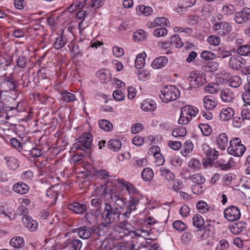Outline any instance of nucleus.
Instances as JSON below:
<instances>
[{
    "mask_svg": "<svg viewBox=\"0 0 250 250\" xmlns=\"http://www.w3.org/2000/svg\"><path fill=\"white\" fill-rule=\"evenodd\" d=\"M194 145L190 140H186L181 150V153L184 157H188L192 154Z\"/></svg>",
    "mask_w": 250,
    "mask_h": 250,
    "instance_id": "nucleus-21",
    "label": "nucleus"
},
{
    "mask_svg": "<svg viewBox=\"0 0 250 250\" xmlns=\"http://www.w3.org/2000/svg\"><path fill=\"white\" fill-rule=\"evenodd\" d=\"M121 211L119 208L112 207L109 203L104 204V208L101 213V217L105 224H110L119 220Z\"/></svg>",
    "mask_w": 250,
    "mask_h": 250,
    "instance_id": "nucleus-3",
    "label": "nucleus"
},
{
    "mask_svg": "<svg viewBox=\"0 0 250 250\" xmlns=\"http://www.w3.org/2000/svg\"><path fill=\"white\" fill-rule=\"evenodd\" d=\"M187 134L186 128L183 126H179L175 128L172 131V136L174 137H184Z\"/></svg>",
    "mask_w": 250,
    "mask_h": 250,
    "instance_id": "nucleus-54",
    "label": "nucleus"
},
{
    "mask_svg": "<svg viewBox=\"0 0 250 250\" xmlns=\"http://www.w3.org/2000/svg\"><path fill=\"white\" fill-rule=\"evenodd\" d=\"M220 97L223 102L233 103L235 99L234 93L230 89L225 88L221 90Z\"/></svg>",
    "mask_w": 250,
    "mask_h": 250,
    "instance_id": "nucleus-18",
    "label": "nucleus"
},
{
    "mask_svg": "<svg viewBox=\"0 0 250 250\" xmlns=\"http://www.w3.org/2000/svg\"><path fill=\"white\" fill-rule=\"evenodd\" d=\"M82 246V242L78 239L72 240L67 249V250H80Z\"/></svg>",
    "mask_w": 250,
    "mask_h": 250,
    "instance_id": "nucleus-50",
    "label": "nucleus"
},
{
    "mask_svg": "<svg viewBox=\"0 0 250 250\" xmlns=\"http://www.w3.org/2000/svg\"><path fill=\"white\" fill-rule=\"evenodd\" d=\"M67 208L76 214H82L86 210V206L84 204H80L74 202L67 205Z\"/></svg>",
    "mask_w": 250,
    "mask_h": 250,
    "instance_id": "nucleus-20",
    "label": "nucleus"
},
{
    "mask_svg": "<svg viewBox=\"0 0 250 250\" xmlns=\"http://www.w3.org/2000/svg\"><path fill=\"white\" fill-rule=\"evenodd\" d=\"M228 83L230 86L237 88L242 83V79L238 76H234L229 79Z\"/></svg>",
    "mask_w": 250,
    "mask_h": 250,
    "instance_id": "nucleus-51",
    "label": "nucleus"
},
{
    "mask_svg": "<svg viewBox=\"0 0 250 250\" xmlns=\"http://www.w3.org/2000/svg\"><path fill=\"white\" fill-rule=\"evenodd\" d=\"M229 248V244L226 239L220 240L217 244L215 250H228Z\"/></svg>",
    "mask_w": 250,
    "mask_h": 250,
    "instance_id": "nucleus-58",
    "label": "nucleus"
},
{
    "mask_svg": "<svg viewBox=\"0 0 250 250\" xmlns=\"http://www.w3.org/2000/svg\"><path fill=\"white\" fill-rule=\"evenodd\" d=\"M10 244L14 248H20L24 244V240L22 237L20 236L14 237L11 239Z\"/></svg>",
    "mask_w": 250,
    "mask_h": 250,
    "instance_id": "nucleus-39",
    "label": "nucleus"
},
{
    "mask_svg": "<svg viewBox=\"0 0 250 250\" xmlns=\"http://www.w3.org/2000/svg\"><path fill=\"white\" fill-rule=\"evenodd\" d=\"M199 112L198 109L190 105H186L181 108V114L178 121L179 124L186 125L190 122Z\"/></svg>",
    "mask_w": 250,
    "mask_h": 250,
    "instance_id": "nucleus-5",
    "label": "nucleus"
},
{
    "mask_svg": "<svg viewBox=\"0 0 250 250\" xmlns=\"http://www.w3.org/2000/svg\"><path fill=\"white\" fill-rule=\"evenodd\" d=\"M146 57V55L145 52H142L137 55L135 61V65L137 69H141L145 65Z\"/></svg>",
    "mask_w": 250,
    "mask_h": 250,
    "instance_id": "nucleus-38",
    "label": "nucleus"
},
{
    "mask_svg": "<svg viewBox=\"0 0 250 250\" xmlns=\"http://www.w3.org/2000/svg\"><path fill=\"white\" fill-rule=\"evenodd\" d=\"M67 42V38L61 34L56 39L53 45L56 49L59 50L64 46Z\"/></svg>",
    "mask_w": 250,
    "mask_h": 250,
    "instance_id": "nucleus-34",
    "label": "nucleus"
},
{
    "mask_svg": "<svg viewBox=\"0 0 250 250\" xmlns=\"http://www.w3.org/2000/svg\"><path fill=\"white\" fill-rule=\"evenodd\" d=\"M246 149V146L242 144L240 138L235 137L230 141L227 151L234 156L241 157L244 154Z\"/></svg>",
    "mask_w": 250,
    "mask_h": 250,
    "instance_id": "nucleus-8",
    "label": "nucleus"
},
{
    "mask_svg": "<svg viewBox=\"0 0 250 250\" xmlns=\"http://www.w3.org/2000/svg\"><path fill=\"white\" fill-rule=\"evenodd\" d=\"M62 100L66 103L73 102L76 100V96L74 94L65 90L61 93Z\"/></svg>",
    "mask_w": 250,
    "mask_h": 250,
    "instance_id": "nucleus-40",
    "label": "nucleus"
},
{
    "mask_svg": "<svg viewBox=\"0 0 250 250\" xmlns=\"http://www.w3.org/2000/svg\"><path fill=\"white\" fill-rule=\"evenodd\" d=\"M170 42H171L172 47L180 48L182 47L184 44L181 41L179 35H174L170 38Z\"/></svg>",
    "mask_w": 250,
    "mask_h": 250,
    "instance_id": "nucleus-43",
    "label": "nucleus"
},
{
    "mask_svg": "<svg viewBox=\"0 0 250 250\" xmlns=\"http://www.w3.org/2000/svg\"><path fill=\"white\" fill-rule=\"evenodd\" d=\"M218 66L219 64L217 62L211 61L203 66V70L207 72H213L218 69Z\"/></svg>",
    "mask_w": 250,
    "mask_h": 250,
    "instance_id": "nucleus-53",
    "label": "nucleus"
},
{
    "mask_svg": "<svg viewBox=\"0 0 250 250\" xmlns=\"http://www.w3.org/2000/svg\"><path fill=\"white\" fill-rule=\"evenodd\" d=\"M191 179L195 184H203L205 181V177L200 173L193 174L191 176Z\"/></svg>",
    "mask_w": 250,
    "mask_h": 250,
    "instance_id": "nucleus-60",
    "label": "nucleus"
},
{
    "mask_svg": "<svg viewBox=\"0 0 250 250\" xmlns=\"http://www.w3.org/2000/svg\"><path fill=\"white\" fill-rule=\"evenodd\" d=\"M22 221L24 226L30 231L36 230L38 227V223L30 217L26 216L22 217Z\"/></svg>",
    "mask_w": 250,
    "mask_h": 250,
    "instance_id": "nucleus-26",
    "label": "nucleus"
},
{
    "mask_svg": "<svg viewBox=\"0 0 250 250\" xmlns=\"http://www.w3.org/2000/svg\"><path fill=\"white\" fill-rule=\"evenodd\" d=\"M196 0H179L178 7L181 9H186L193 6Z\"/></svg>",
    "mask_w": 250,
    "mask_h": 250,
    "instance_id": "nucleus-49",
    "label": "nucleus"
},
{
    "mask_svg": "<svg viewBox=\"0 0 250 250\" xmlns=\"http://www.w3.org/2000/svg\"><path fill=\"white\" fill-rule=\"evenodd\" d=\"M114 230L116 236L118 238H123L131 234L132 227L127 223V220H124L120 225L115 227Z\"/></svg>",
    "mask_w": 250,
    "mask_h": 250,
    "instance_id": "nucleus-12",
    "label": "nucleus"
},
{
    "mask_svg": "<svg viewBox=\"0 0 250 250\" xmlns=\"http://www.w3.org/2000/svg\"><path fill=\"white\" fill-rule=\"evenodd\" d=\"M200 153L201 156L206 157L207 159L203 163V166L205 167H213L214 161L218 157L219 155L217 150L211 148L207 143H204L201 146Z\"/></svg>",
    "mask_w": 250,
    "mask_h": 250,
    "instance_id": "nucleus-4",
    "label": "nucleus"
},
{
    "mask_svg": "<svg viewBox=\"0 0 250 250\" xmlns=\"http://www.w3.org/2000/svg\"><path fill=\"white\" fill-rule=\"evenodd\" d=\"M180 95L179 89L174 85L164 86L161 90L160 97L164 103H168L176 100Z\"/></svg>",
    "mask_w": 250,
    "mask_h": 250,
    "instance_id": "nucleus-6",
    "label": "nucleus"
},
{
    "mask_svg": "<svg viewBox=\"0 0 250 250\" xmlns=\"http://www.w3.org/2000/svg\"><path fill=\"white\" fill-rule=\"evenodd\" d=\"M93 231L91 228L85 226L77 229L76 232L80 238L87 239L91 236Z\"/></svg>",
    "mask_w": 250,
    "mask_h": 250,
    "instance_id": "nucleus-23",
    "label": "nucleus"
},
{
    "mask_svg": "<svg viewBox=\"0 0 250 250\" xmlns=\"http://www.w3.org/2000/svg\"><path fill=\"white\" fill-rule=\"evenodd\" d=\"M153 177V171L149 167L144 168L141 172V177L144 181L149 182L152 179Z\"/></svg>",
    "mask_w": 250,
    "mask_h": 250,
    "instance_id": "nucleus-35",
    "label": "nucleus"
},
{
    "mask_svg": "<svg viewBox=\"0 0 250 250\" xmlns=\"http://www.w3.org/2000/svg\"><path fill=\"white\" fill-rule=\"evenodd\" d=\"M92 141V134L87 132L78 138L77 142L74 144L73 147L76 150H84L85 149H88L91 146Z\"/></svg>",
    "mask_w": 250,
    "mask_h": 250,
    "instance_id": "nucleus-10",
    "label": "nucleus"
},
{
    "mask_svg": "<svg viewBox=\"0 0 250 250\" xmlns=\"http://www.w3.org/2000/svg\"><path fill=\"white\" fill-rule=\"evenodd\" d=\"M202 134L205 136H208L212 133V128L206 124H200L198 125Z\"/></svg>",
    "mask_w": 250,
    "mask_h": 250,
    "instance_id": "nucleus-52",
    "label": "nucleus"
},
{
    "mask_svg": "<svg viewBox=\"0 0 250 250\" xmlns=\"http://www.w3.org/2000/svg\"><path fill=\"white\" fill-rule=\"evenodd\" d=\"M10 143L13 147L16 149L19 150H23L24 151L26 150V144H22L20 141L16 138H12L10 140Z\"/></svg>",
    "mask_w": 250,
    "mask_h": 250,
    "instance_id": "nucleus-45",
    "label": "nucleus"
},
{
    "mask_svg": "<svg viewBox=\"0 0 250 250\" xmlns=\"http://www.w3.org/2000/svg\"><path fill=\"white\" fill-rule=\"evenodd\" d=\"M201 163L199 160L192 158L188 162V167L193 170H199L201 167Z\"/></svg>",
    "mask_w": 250,
    "mask_h": 250,
    "instance_id": "nucleus-55",
    "label": "nucleus"
},
{
    "mask_svg": "<svg viewBox=\"0 0 250 250\" xmlns=\"http://www.w3.org/2000/svg\"><path fill=\"white\" fill-rule=\"evenodd\" d=\"M17 83L13 73H5L0 76V90L1 93L8 91H15Z\"/></svg>",
    "mask_w": 250,
    "mask_h": 250,
    "instance_id": "nucleus-7",
    "label": "nucleus"
},
{
    "mask_svg": "<svg viewBox=\"0 0 250 250\" xmlns=\"http://www.w3.org/2000/svg\"><path fill=\"white\" fill-rule=\"evenodd\" d=\"M217 103L214 99V98L207 96H205L203 99V105L204 107L208 110L213 109L216 106Z\"/></svg>",
    "mask_w": 250,
    "mask_h": 250,
    "instance_id": "nucleus-28",
    "label": "nucleus"
},
{
    "mask_svg": "<svg viewBox=\"0 0 250 250\" xmlns=\"http://www.w3.org/2000/svg\"><path fill=\"white\" fill-rule=\"evenodd\" d=\"M136 12L138 15H143L148 16L151 14L153 10L151 7L146 6L145 5H140L136 7Z\"/></svg>",
    "mask_w": 250,
    "mask_h": 250,
    "instance_id": "nucleus-36",
    "label": "nucleus"
},
{
    "mask_svg": "<svg viewBox=\"0 0 250 250\" xmlns=\"http://www.w3.org/2000/svg\"><path fill=\"white\" fill-rule=\"evenodd\" d=\"M172 226L174 229L180 232L184 231L186 229V224L180 220L174 222Z\"/></svg>",
    "mask_w": 250,
    "mask_h": 250,
    "instance_id": "nucleus-62",
    "label": "nucleus"
},
{
    "mask_svg": "<svg viewBox=\"0 0 250 250\" xmlns=\"http://www.w3.org/2000/svg\"><path fill=\"white\" fill-rule=\"evenodd\" d=\"M215 51L216 52V56L220 58H225L231 55V52L226 50L224 47H218L215 49Z\"/></svg>",
    "mask_w": 250,
    "mask_h": 250,
    "instance_id": "nucleus-48",
    "label": "nucleus"
},
{
    "mask_svg": "<svg viewBox=\"0 0 250 250\" xmlns=\"http://www.w3.org/2000/svg\"><path fill=\"white\" fill-rule=\"evenodd\" d=\"M228 144V138L225 133H221L216 138V144L219 148L225 150Z\"/></svg>",
    "mask_w": 250,
    "mask_h": 250,
    "instance_id": "nucleus-29",
    "label": "nucleus"
},
{
    "mask_svg": "<svg viewBox=\"0 0 250 250\" xmlns=\"http://www.w3.org/2000/svg\"><path fill=\"white\" fill-rule=\"evenodd\" d=\"M108 148L114 151H118L122 146L121 142L117 139L111 140L107 143Z\"/></svg>",
    "mask_w": 250,
    "mask_h": 250,
    "instance_id": "nucleus-41",
    "label": "nucleus"
},
{
    "mask_svg": "<svg viewBox=\"0 0 250 250\" xmlns=\"http://www.w3.org/2000/svg\"><path fill=\"white\" fill-rule=\"evenodd\" d=\"M150 151L153 153L155 160L154 163L157 167L163 165L165 162V159L163 155L160 153V148L158 146H152Z\"/></svg>",
    "mask_w": 250,
    "mask_h": 250,
    "instance_id": "nucleus-19",
    "label": "nucleus"
},
{
    "mask_svg": "<svg viewBox=\"0 0 250 250\" xmlns=\"http://www.w3.org/2000/svg\"><path fill=\"white\" fill-rule=\"evenodd\" d=\"M246 64V61L240 55H234L229 60V64L230 68L237 70L243 67Z\"/></svg>",
    "mask_w": 250,
    "mask_h": 250,
    "instance_id": "nucleus-16",
    "label": "nucleus"
},
{
    "mask_svg": "<svg viewBox=\"0 0 250 250\" xmlns=\"http://www.w3.org/2000/svg\"><path fill=\"white\" fill-rule=\"evenodd\" d=\"M141 107L145 111L152 112L156 109L157 104L154 101L146 99L142 102Z\"/></svg>",
    "mask_w": 250,
    "mask_h": 250,
    "instance_id": "nucleus-22",
    "label": "nucleus"
},
{
    "mask_svg": "<svg viewBox=\"0 0 250 250\" xmlns=\"http://www.w3.org/2000/svg\"><path fill=\"white\" fill-rule=\"evenodd\" d=\"M118 180L107 181L101 186L104 195L109 194L111 201L120 208H123L126 203V199L124 197L122 190L119 187Z\"/></svg>",
    "mask_w": 250,
    "mask_h": 250,
    "instance_id": "nucleus-1",
    "label": "nucleus"
},
{
    "mask_svg": "<svg viewBox=\"0 0 250 250\" xmlns=\"http://www.w3.org/2000/svg\"><path fill=\"white\" fill-rule=\"evenodd\" d=\"M147 36V33L144 30L139 29L133 33V39L135 41H143L146 39Z\"/></svg>",
    "mask_w": 250,
    "mask_h": 250,
    "instance_id": "nucleus-42",
    "label": "nucleus"
},
{
    "mask_svg": "<svg viewBox=\"0 0 250 250\" xmlns=\"http://www.w3.org/2000/svg\"><path fill=\"white\" fill-rule=\"evenodd\" d=\"M88 0H84L83 2L78 1L73 4L71 6H75V9L80 10L77 12L76 14V17L79 20H81V21H84V19L86 17V11L84 10L85 8V6L86 5V2Z\"/></svg>",
    "mask_w": 250,
    "mask_h": 250,
    "instance_id": "nucleus-17",
    "label": "nucleus"
},
{
    "mask_svg": "<svg viewBox=\"0 0 250 250\" xmlns=\"http://www.w3.org/2000/svg\"><path fill=\"white\" fill-rule=\"evenodd\" d=\"M204 90L207 93L214 94L218 91V85L210 83L204 87Z\"/></svg>",
    "mask_w": 250,
    "mask_h": 250,
    "instance_id": "nucleus-63",
    "label": "nucleus"
},
{
    "mask_svg": "<svg viewBox=\"0 0 250 250\" xmlns=\"http://www.w3.org/2000/svg\"><path fill=\"white\" fill-rule=\"evenodd\" d=\"M246 228V223L244 222H238L230 227V231L234 234H238L242 232Z\"/></svg>",
    "mask_w": 250,
    "mask_h": 250,
    "instance_id": "nucleus-33",
    "label": "nucleus"
},
{
    "mask_svg": "<svg viewBox=\"0 0 250 250\" xmlns=\"http://www.w3.org/2000/svg\"><path fill=\"white\" fill-rule=\"evenodd\" d=\"M250 20V8H243L235 14L234 21L238 24H243Z\"/></svg>",
    "mask_w": 250,
    "mask_h": 250,
    "instance_id": "nucleus-15",
    "label": "nucleus"
},
{
    "mask_svg": "<svg viewBox=\"0 0 250 250\" xmlns=\"http://www.w3.org/2000/svg\"><path fill=\"white\" fill-rule=\"evenodd\" d=\"M118 183L127 190L129 195L130 206L134 208L135 205H139L140 200L143 198L140 191L132 184L124 179H118Z\"/></svg>",
    "mask_w": 250,
    "mask_h": 250,
    "instance_id": "nucleus-2",
    "label": "nucleus"
},
{
    "mask_svg": "<svg viewBox=\"0 0 250 250\" xmlns=\"http://www.w3.org/2000/svg\"><path fill=\"white\" fill-rule=\"evenodd\" d=\"M6 165L12 170H16L19 166L18 160L14 157L8 156L5 158Z\"/></svg>",
    "mask_w": 250,
    "mask_h": 250,
    "instance_id": "nucleus-32",
    "label": "nucleus"
},
{
    "mask_svg": "<svg viewBox=\"0 0 250 250\" xmlns=\"http://www.w3.org/2000/svg\"><path fill=\"white\" fill-rule=\"evenodd\" d=\"M201 57L202 59L205 60H211L215 58L216 55L211 52L204 51L201 53Z\"/></svg>",
    "mask_w": 250,
    "mask_h": 250,
    "instance_id": "nucleus-64",
    "label": "nucleus"
},
{
    "mask_svg": "<svg viewBox=\"0 0 250 250\" xmlns=\"http://www.w3.org/2000/svg\"><path fill=\"white\" fill-rule=\"evenodd\" d=\"M168 33L167 30L165 27H160L154 30L153 34L157 37L165 36Z\"/></svg>",
    "mask_w": 250,
    "mask_h": 250,
    "instance_id": "nucleus-61",
    "label": "nucleus"
},
{
    "mask_svg": "<svg viewBox=\"0 0 250 250\" xmlns=\"http://www.w3.org/2000/svg\"><path fill=\"white\" fill-rule=\"evenodd\" d=\"M224 216L228 221H235L241 217L240 209L236 206H230L224 209Z\"/></svg>",
    "mask_w": 250,
    "mask_h": 250,
    "instance_id": "nucleus-11",
    "label": "nucleus"
},
{
    "mask_svg": "<svg viewBox=\"0 0 250 250\" xmlns=\"http://www.w3.org/2000/svg\"><path fill=\"white\" fill-rule=\"evenodd\" d=\"M160 175L168 182L173 181L175 179V174L169 168L164 167H160L159 169Z\"/></svg>",
    "mask_w": 250,
    "mask_h": 250,
    "instance_id": "nucleus-25",
    "label": "nucleus"
},
{
    "mask_svg": "<svg viewBox=\"0 0 250 250\" xmlns=\"http://www.w3.org/2000/svg\"><path fill=\"white\" fill-rule=\"evenodd\" d=\"M235 111L232 108H223L220 113V117L222 120L226 121L231 119Z\"/></svg>",
    "mask_w": 250,
    "mask_h": 250,
    "instance_id": "nucleus-27",
    "label": "nucleus"
},
{
    "mask_svg": "<svg viewBox=\"0 0 250 250\" xmlns=\"http://www.w3.org/2000/svg\"><path fill=\"white\" fill-rule=\"evenodd\" d=\"M13 189L17 193L25 194L29 191V187L24 183L19 182L13 186Z\"/></svg>",
    "mask_w": 250,
    "mask_h": 250,
    "instance_id": "nucleus-30",
    "label": "nucleus"
},
{
    "mask_svg": "<svg viewBox=\"0 0 250 250\" xmlns=\"http://www.w3.org/2000/svg\"><path fill=\"white\" fill-rule=\"evenodd\" d=\"M68 47L69 48L70 55L72 58H76L80 53L79 47L78 45L73 42H70Z\"/></svg>",
    "mask_w": 250,
    "mask_h": 250,
    "instance_id": "nucleus-46",
    "label": "nucleus"
},
{
    "mask_svg": "<svg viewBox=\"0 0 250 250\" xmlns=\"http://www.w3.org/2000/svg\"><path fill=\"white\" fill-rule=\"evenodd\" d=\"M196 208L198 211L202 214L212 212L214 210L213 208L208 205L204 201H199L196 204Z\"/></svg>",
    "mask_w": 250,
    "mask_h": 250,
    "instance_id": "nucleus-24",
    "label": "nucleus"
},
{
    "mask_svg": "<svg viewBox=\"0 0 250 250\" xmlns=\"http://www.w3.org/2000/svg\"><path fill=\"white\" fill-rule=\"evenodd\" d=\"M189 83V88H197L202 85L205 83V79L203 77V74L198 71H192L190 73L188 77Z\"/></svg>",
    "mask_w": 250,
    "mask_h": 250,
    "instance_id": "nucleus-13",
    "label": "nucleus"
},
{
    "mask_svg": "<svg viewBox=\"0 0 250 250\" xmlns=\"http://www.w3.org/2000/svg\"><path fill=\"white\" fill-rule=\"evenodd\" d=\"M211 22L213 24V30L217 34L220 36H225L229 34L231 30V26L226 21L217 22L216 19L213 18Z\"/></svg>",
    "mask_w": 250,
    "mask_h": 250,
    "instance_id": "nucleus-9",
    "label": "nucleus"
},
{
    "mask_svg": "<svg viewBox=\"0 0 250 250\" xmlns=\"http://www.w3.org/2000/svg\"><path fill=\"white\" fill-rule=\"evenodd\" d=\"M168 60L166 57L161 56L156 58L152 62L151 66L154 69H159L164 67L167 63Z\"/></svg>",
    "mask_w": 250,
    "mask_h": 250,
    "instance_id": "nucleus-31",
    "label": "nucleus"
},
{
    "mask_svg": "<svg viewBox=\"0 0 250 250\" xmlns=\"http://www.w3.org/2000/svg\"><path fill=\"white\" fill-rule=\"evenodd\" d=\"M25 151L28 152L29 155H31L32 157L35 158L40 157L42 155V149L37 147H33L29 150L26 149Z\"/></svg>",
    "mask_w": 250,
    "mask_h": 250,
    "instance_id": "nucleus-57",
    "label": "nucleus"
},
{
    "mask_svg": "<svg viewBox=\"0 0 250 250\" xmlns=\"http://www.w3.org/2000/svg\"><path fill=\"white\" fill-rule=\"evenodd\" d=\"M192 221L194 226L198 229L201 228L205 223L203 217L199 214H196L194 215Z\"/></svg>",
    "mask_w": 250,
    "mask_h": 250,
    "instance_id": "nucleus-47",
    "label": "nucleus"
},
{
    "mask_svg": "<svg viewBox=\"0 0 250 250\" xmlns=\"http://www.w3.org/2000/svg\"><path fill=\"white\" fill-rule=\"evenodd\" d=\"M205 189V187L203 184H195L191 188L192 193L196 195L203 193Z\"/></svg>",
    "mask_w": 250,
    "mask_h": 250,
    "instance_id": "nucleus-56",
    "label": "nucleus"
},
{
    "mask_svg": "<svg viewBox=\"0 0 250 250\" xmlns=\"http://www.w3.org/2000/svg\"><path fill=\"white\" fill-rule=\"evenodd\" d=\"M99 126L106 131H110L113 129L112 124L106 120H100L98 123Z\"/></svg>",
    "mask_w": 250,
    "mask_h": 250,
    "instance_id": "nucleus-44",
    "label": "nucleus"
},
{
    "mask_svg": "<svg viewBox=\"0 0 250 250\" xmlns=\"http://www.w3.org/2000/svg\"><path fill=\"white\" fill-rule=\"evenodd\" d=\"M110 73L107 70H101L97 72V76L102 83H107L110 79Z\"/></svg>",
    "mask_w": 250,
    "mask_h": 250,
    "instance_id": "nucleus-37",
    "label": "nucleus"
},
{
    "mask_svg": "<svg viewBox=\"0 0 250 250\" xmlns=\"http://www.w3.org/2000/svg\"><path fill=\"white\" fill-rule=\"evenodd\" d=\"M237 53L241 56H248L250 53V45H243L237 49Z\"/></svg>",
    "mask_w": 250,
    "mask_h": 250,
    "instance_id": "nucleus-59",
    "label": "nucleus"
},
{
    "mask_svg": "<svg viewBox=\"0 0 250 250\" xmlns=\"http://www.w3.org/2000/svg\"><path fill=\"white\" fill-rule=\"evenodd\" d=\"M215 168L223 171H227L234 166L235 162L232 157L227 158H220L213 163Z\"/></svg>",
    "mask_w": 250,
    "mask_h": 250,
    "instance_id": "nucleus-14",
    "label": "nucleus"
}]
</instances>
